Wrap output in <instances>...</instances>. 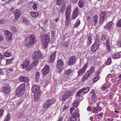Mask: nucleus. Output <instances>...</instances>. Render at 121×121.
Segmentation results:
<instances>
[{
  "instance_id": "1",
  "label": "nucleus",
  "mask_w": 121,
  "mask_h": 121,
  "mask_svg": "<svg viewBox=\"0 0 121 121\" xmlns=\"http://www.w3.org/2000/svg\"><path fill=\"white\" fill-rule=\"evenodd\" d=\"M36 41V37L34 35L32 34L26 36L25 39V43L26 46H28L35 44Z\"/></svg>"
},
{
  "instance_id": "2",
  "label": "nucleus",
  "mask_w": 121,
  "mask_h": 121,
  "mask_svg": "<svg viewBox=\"0 0 121 121\" xmlns=\"http://www.w3.org/2000/svg\"><path fill=\"white\" fill-rule=\"evenodd\" d=\"M31 91L34 93V98L35 101H37L39 99V96L41 93L39 90V86L33 85L32 87Z\"/></svg>"
},
{
  "instance_id": "3",
  "label": "nucleus",
  "mask_w": 121,
  "mask_h": 121,
  "mask_svg": "<svg viewBox=\"0 0 121 121\" xmlns=\"http://www.w3.org/2000/svg\"><path fill=\"white\" fill-rule=\"evenodd\" d=\"M26 84L23 83L20 86L17 88L16 91V94L18 96H21L24 93L25 90Z\"/></svg>"
},
{
  "instance_id": "4",
  "label": "nucleus",
  "mask_w": 121,
  "mask_h": 121,
  "mask_svg": "<svg viewBox=\"0 0 121 121\" xmlns=\"http://www.w3.org/2000/svg\"><path fill=\"white\" fill-rule=\"evenodd\" d=\"M43 56L39 51H37L33 52L32 54V58L34 60H38L42 58Z\"/></svg>"
},
{
  "instance_id": "5",
  "label": "nucleus",
  "mask_w": 121,
  "mask_h": 121,
  "mask_svg": "<svg viewBox=\"0 0 121 121\" xmlns=\"http://www.w3.org/2000/svg\"><path fill=\"white\" fill-rule=\"evenodd\" d=\"M55 99L54 98L47 99L43 105V107L45 108H48L55 102Z\"/></svg>"
},
{
  "instance_id": "6",
  "label": "nucleus",
  "mask_w": 121,
  "mask_h": 121,
  "mask_svg": "<svg viewBox=\"0 0 121 121\" xmlns=\"http://www.w3.org/2000/svg\"><path fill=\"white\" fill-rule=\"evenodd\" d=\"M10 90V87L8 84L7 83L4 84L3 91L5 94H7L8 93Z\"/></svg>"
},
{
  "instance_id": "7",
  "label": "nucleus",
  "mask_w": 121,
  "mask_h": 121,
  "mask_svg": "<svg viewBox=\"0 0 121 121\" xmlns=\"http://www.w3.org/2000/svg\"><path fill=\"white\" fill-rule=\"evenodd\" d=\"M106 13L105 12L102 11L100 12L99 16V23L101 24L103 23L105 18Z\"/></svg>"
},
{
  "instance_id": "8",
  "label": "nucleus",
  "mask_w": 121,
  "mask_h": 121,
  "mask_svg": "<svg viewBox=\"0 0 121 121\" xmlns=\"http://www.w3.org/2000/svg\"><path fill=\"white\" fill-rule=\"evenodd\" d=\"M63 62L61 59H59L57 61V66L59 72H60L63 68Z\"/></svg>"
},
{
  "instance_id": "9",
  "label": "nucleus",
  "mask_w": 121,
  "mask_h": 121,
  "mask_svg": "<svg viewBox=\"0 0 121 121\" xmlns=\"http://www.w3.org/2000/svg\"><path fill=\"white\" fill-rule=\"evenodd\" d=\"M50 70L49 66L46 65L41 70V73L43 75H45L48 74L50 71Z\"/></svg>"
},
{
  "instance_id": "10",
  "label": "nucleus",
  "mask_w": 121,
  "mask_h": 121,
  "mask_svg": "<svg viewBox=\"0 0 121 121\" xmlns=\"http://www.w3.org/2000/svg\"><path fill=\"white\" fill-rule=\"evenodd\" d=\"M87 65V63H86L83 67L78 72V76H79L82 74H83L86 70Z\"/></svg>"
},
{
  "instance_id": "11",
  "label": "nucleus",
  "mask_w": 121,
  "mask_h": 121,
  "mask_svg": "<svg viewBox=\"0 0 121 121\" xmlns=\"http://www.w3.org/2000/svg\"><path fill=\"white\" fill-rule=\"evenodd\" d=\"M13 13L15 15V18L16 20H17L21 14V12L18 9L15 10Z\"/></svg>"
},
{
  "instance_id": "12",
  "label": "nucleus",
  "mask_w": 121,
  "mask_h": 121,
  "mask_svg": "<svg viewBox=\"0 0 121 121\" xmlns=\"http://www.w3.org/2000/svg\"><path fill=\"white\" fill-rule=\"evenodd\" d=\"M4 33L5 34L6 38L7 40H10L11 39L12 35L9 31L6 30L4 31Z\"/></svg>"
},
{
  "instance_id": "13",
  "label": "nucleus",
  "mask_w": 121,
  "mask_h": 121,
  "mask_svg": "<svg viewBox=\"0 0 121 121\" xmlns=\"http://www.w3.org/2000/svg\"><path fill=\"white\" fill-rule=\"evenodd\" d=\"M76 61V60L74 56H71L69 59V65H73Z\"/></svg>"
},
{
  "instance_id": "14",
  "label": "nucleus",
  "mask_w": 121,
  "mask_h": 121,
  "mask_svg": "<svg viewBox=\"0 0 121 121\" xmlns=\"http://www.w3.org/2000/svg\"><path fill=\"white\" fill-rule=\"evenodd\" d=\"M19 80L21 82H27L29 81V78L28 77L24 76L20 77Z\"/></svg>"
},
{
  "instance_id": "15",
  "label": "nucleus",
  "mask_w": 121,
  "mask_h": 121,
  "mask_svg": "<svg viewBox=\"0 0 121 121\" xmlns=\"http://www.w3.org/2000/svg\"><path fill=\"white\" fill-rule=\"evenodd\" d=\"M43 77V76H42L40 74L39 72H37L36 73L35 78L37 80L41 81H42V79Z\"/></svg>"
},
{
  "instance_id": "16",
  "label": "nucleus",
  "mask_w": 121,
  "mask_h": 121,
  "mask_svg": "<svg viewBox=\"0 0 121 121\" xmlns=\"http://www.w3.org/2000/svg\"><path fill=\"white\" fill-rule=\"evenodd\" d=\"M45 44L46 46L48 45V42L50 41V37L49 35H46L44 36Z\"/></svg>"
},
{
  "instance_id": "17",
  "label": "nucleus",
  "mask_w": 121,
  "mask_h": 121,
  "mask_svg": "<svg viewBox=\"0 0 121 121\" xmlns=\"http://www.w3.org/2000/svg\"><path fill=\"white\" fill-rule=\"evenodd\" d=\"M56 52H54L49 58V62L50 63L53 62L55 60L56 55Z\"/></svg>"
},
{
  "instance_id": "18",
  "label": "nucleus",
  "mask_w": 121,
  "mask_h": 121,
  "mask_svg": "<svg viewBox=\"0 0 121 121\" xmlns=\"http://www.w3.org/2000/svg\"><path fill=\"white\" fill-rule=\"evenodd\" d=\"M93 20L94 23V25L95 26L96 25L98 22V18L97 15H95L93 16Z\"/></svg>"
},
{
  "instance_id": "19",
  "label": "nucleus",
  "mask_w": 121,
  "mask_h": 121,
  "mask_svg": "<svg viewBox=\"0 0 121 121\" xmlns=\"http://www.w3.org/2000/svg\"><path fill=\"white\" fill-rule=\"evenodd\" d=\"M90 87H87L84 88L80 89L82 93H86L88 92L90 90Z\"/></svg>"
},
{
  "instance_id": "20",
  "label": "nucleus",
  "mask_w": 121,
  "mask_h": 121,
  "mask_svg": "<svg viewBox=\"0 0 121 121\" xmlns=\"http://www.w3.org/2000/svg\"><path fill=\"white\" fill-rule=\"evenodd\" d=\"M30 61L27 60H24L22 65V66L23 68H25L28 66Z\"/></svg>"
},
{
  "instance_id": "21",
  "label": "nucleus",
  "mask_w": 121,
  "mask_h": 121,
  "mask_svg": "<svg viewBox=\"0 0 121 121\" xmlns=\"http://www.w3.org/2000/svg\"><path fill=\"white\" fill-rule=\"evenodd\" d=\"M112 24L113 23L112 21L109 22L107 25L105 26V28L108 30L110 29Z\"/></svg>"
},
{
  "instance_id": "22",
  "label": "nucleus",
  "mask_w": 121,
  "mask_h": 121,
  "mask_svg": "<svg viewBox=\"0 0 121 121\" xmlns=\"http://www.w3.org/2000/svg\"><path fill=\"white\" fill-rule=\"evenodd\" d=\"M85 4V2L84 0H80L78 3L79 6L81 8H82L83 7L84 5Z\"/></svg>"
},
{
  "instance_id": "23",
  "label": "nucleus",
  "mask_w": 121,
  "mask_h": 121,
  "mask_svg": "<svg viewBox=\"0 0 121 121\" xmlns=\"http://www.w3.org/2000/svg\"><path fill=\"white\" fill-rule=\"evenodd\" d=\"M97 108H94L92 110V112L93 113H97L98 112V111L100 110L101 111V109H99V105H98L96 107Z\"/></svg>"
},
{
  "instance_id": "24",
  "label": "nucleus",
  "mask_w": 121,
  "mask_h": 121,
  "mask_svg": "<svg viewBox=\"0 0 121 121\" xmlns=\"http://www.w3.org/2000/svg\"><path fill=\"white\" fill-rule=\"evenodd\" d=\"M112 57L113 59H116L119 58L121 56V55L117 53L112 55Z\"/></svg>"
},
{
  "instance_id": "25",
  "label": "nucleus",
  "mask_w": 121,
  "mask_h": 121,
  "mask_svg": "<svg viewBox=\"0 0 121 121\" xmlns=\"http://www.w3.org/2000/svg\"><path fill=\"white\" fill-rule=\"evenodd\" d=\"M31 15L33 17H35L39 16V13L37 12H32L31 13Z\"/></svg>"
},
{
  "instance_id": "26",
  "label": "nucleus",
  "mask_w": 121,
  "mask_h": 121,
  "mask_svg": "<svg viewBox=\"0 0 121 121\" xmlns=\"http://www.w3.org/2000/svg\"><path fill=\"white\" fill-rule=\"evenodd\" d=\"M72 116L76 117L79 116V114L78 113V111L77 110H75L73 112L72 114Z\"/></svg>"
},
{
  "instance_id": "27",
  "label": "nucleus",
  "mask_w": 121,
  "mask_h": 121,
  "mask_svg": "<svg viewBox=\"0 0 121 121\" xmlns=\"http://www.w3.org/2000/svg\"><path fill=\"white\" fill-rule=\"evenodd\" d=\"M66 20H65V25L67 26L69 25L70 22V18L69 17H65Z\"/></svg>"
},
{
  "instance_id": "28",
  "label": "nucleus",
  "mask_w": 121,
  "mask_h": 121,
  "mask_svg": "<svg viewBox=\"0 0 121 121\" xmlns=\"http://www.w3.org/2000/svg\"><path fill=\"white\" fill-rule=\"evenodd\" d=\"M11 55V54L9 52H6L4 53V57H8L10 56Z\"/></svg>"
},
{
  "instance_id": "29",
  "label": "nucleus",
  "mask_w": 121,
  "mask_h": 121,
  "mask_svg": "<svg viewBox=\"0 0 121 121\" xmlns=\"http://www.w3.org/2000/svg\"><path fill=\"white\" fill-rule=\"evenodd\" d=\"M99 43L98 41H95L93 45L96 46L98 48L99 46Z\"/></svg>"
},
{
  "instance_id": "30",
  "label": "nucleus",
  "mask_w": 121,
  "mask_h": 121,
  "mask_svg": "<svg viewBox=\"0 0 121 121\" xmlns=\"http://www.w3.org/2000/svg\"><path fill=\"white\" fill-rule=\"evenodd\" d=\"M78 13H74V12H73L71 17V19H74L75 18L78 16Z\"/></svg>"
},
{
  "instance_id": "31",
  "label": "nucleus",
  "mask_w": 121,
  "mask_h": 121,
  "mask_svg": "<svg viewBox=\"0 0 121 121\" xmlns=\"http://www.w3.org/2000/svg\"><path fill=\"white\" fill-rule=\"evenodd\" d=\"M72 70L71 69H69L65 71V73L66 75H69L72 73Z\"/></svg>"
},
{
  "instance_id": "32",
  "label": "nucleus",
  "mask_w": 121,
  "mask_h": 121,
  "mask_svg": "<svg viewBox=\"0 0 121 121\" xmlns=\"http://www.w3.org/2000/svg\"><path fill=\"white\" fill-rule=\"evenodd\" d=\"M98 48L96 46L92 45L91 47V51L93 52L95 51Z\"/></svg>"
},
{
  "instance_id": "33",
  "label": "nucleus",
  "mask_w": 121,
  "mask_h": 121,
  "mask_svg": "<svg viewBox=\"0 0 121 121\" xmlns=\"http://www.w3.org/2000/svg\"><path fill=\"white\" fill-rule=\"evenodd\" d=\"M92 73V72L91 71L89 70L88 72H87L84 75H86L88 77H89L90 76Z\"/></svg>"
},
{
  "instance_id": "34",
  "label": "nucleus",
  "mask_w": 121,
  "mask_h": 121,
  "mask_svg": "<svg viewBox=\"0 0 121 121\" xmlns=\"http://www.w3.org/2000/svg\"><path fill=\"white\" fill-rule=\"evenodd\" d=\"M82 94V92L80 90L77 92L76 95V96L77 97H80L81 96V94Z\"/></svg>"
},
{
  "instance_id": "35",
  "label": "nucleus",
  "mask_w": 121,
  "mask_h": 121,
  "mask_svg": "<svg viewBox=\"0 0 121 121\" xmlns=\"http://www.w3.org/2000/svg\"><path fill=\"white\" fill-rule=\"evenodd\" d=\"M88 44L89 45L91 43L92 39L90 36H89L88 37Z\"/></svg>"
},
{
  "instance_id": "36",
  "label": "nucleus",
  "mask_w": 121,
  "mask_h": 121,
  "mask_svg": "<svg viewBox=\"0 0 121 121\" xmlns=\"http://www.w3.org/2000/svg\"><path fill=\"white\" fill-rule=\"evenodd\" d=\"M38 62V60H35L31 65H32V66L35 67L37 64Z\"/></svg>"
},
{
  "instance_id": "37",
  "label": "nucleus",
  "mask_w": 121,
  "mask_h": 121,
  "mask_svg": "<svg viewBox=\"0 0 121 121\" xmlns=\"http://www.w3.org/2000/svg\"><path fill=\"white\" fill-rule=\"evenodd\" d=\"M70 11L66 10L65 13V17H69L70 15Z\"/></svg>"
},
{
  "instance_id": "38",
  "label": "nucleus",
  "mask_w": 121,
  "mask_h": 121,
  "mask_svg": "<svg viewBox=\"0 0 121 121\" xmlns=\"http://www.w3.org/2000/svg\"><path fill=\"white\" fill-rule=\"evenodd\" d=\"M80 22L79 19H77L76 23L75 24V26L76 27H77L80 24Z\"/></svg>"
},
{
  "instance_id": "39",
  "label": "nucleus",
  "mask_w": 121,
  "mask_h": 121,
  "mask_svg": "<svg viewBox=\"0 0 121 121\" xmlns=\"http://www.w3.org/2000/svg\"><path fill=\"white\" fill-rule=\"evenodd\" d=\"M29 21L25 19L23 20V23L25 25H27L29 23Z\"/></svg>"
},
{
  "instance_id": "40",
  "label": "nucleus",
  "mask_w": 121,
  "mask_h": 121,
  "mask_svg": "<svg viewBox=\"0 0 121 121\" xmlns=\"http://www.w3.org/2000/svg\"><path fill=\"white\" fill-rule=\"evenodd\" d=\"M10 118V116L9 114L8 113L7 115V117L4 121H9Z\"/></svg>"
},
{
  "instance_id": "41",
  "label": "nucleus",
  "mask_w": 121,
  "mask_h": 121,
  "mask_svg": "<svg viewBox=\"0 0 121 121\" xmlns=\"http://www.w3.org/2000/svg\"><path fill=\"white\" fill-rule=\"evenodd\" d=\"M77 120L76 117L73 116H72L70 117V120L71 121H76Z\"/></svg>"
},
{
  "instance_id": "42",
  "label": "nucleus",
  "mask_w": 121,
  "mask_h": 121,
  "mask_svg": "<svg viewBox=\"0 0 121 121\" xmlns=\"http://www.w3.org/2000/svg\"><path fill=\"white\" fill-rule=\"evenodd\" d=\"M111 58H109L107 60L106 62V64L107 65L110 64L111 63Z\"/></svg>"
},
{
  "instance_id": "43",
  "label": "nucleus",
  "mask_w": 121,
  "mask_h": 121,
  "mask_svg": "<svg viewBox=\"0 0 121 121\" xmlns=\"http://www.w3.org/2000/svg\"><path fill=\"white\" fill-rule=\"evenodd\" d=\"M79 8L78 7H76L73 12H74V13H78V14Z\"/></svg>"
},
{
  "instance_id": "44",
  "label": "nucleus",
  "mask_w": 121,
  "mask_h": 121,
  "mask_svg": "<svg viewBox=\"0 0 121 121\" xmlns=\"http://www.w3.org/2000/svg\"><path fill=\"white\" fill-rule=\"evenodd\" d=\"M32 66L31 65H29L28 67H27L26 69V71H29L32 68Z\"/></svg>"
},
{
  "instance_id": "45",
  "label": "nucleus",
  "mask_w": 121,
  "mask_h": 121,
  "mask_svg": "<svg viewBox=\"0 0 121 121\" xmlns=\"http://www.w3.org/2000/svg\"><path fill=\"white\" fill-rule=\"evenodd\" d=\"M117 26L118 27H121V18L119 20L117 24Z\"/></svg>"
},
{
  "instance_id": "46",
  "label": "nucleus",
  "mask_w": 121,
  "mask_h": 121,
  "mask_svg": "<svg viewBox=\"0 0 121 121\" xmlns=\"http://www.w3.org/2000/svg\"><path fill=\"white\" fill-rule=\"evenodd\" d=\"M12 58L10 59H7L6 60V64L8 65L9 63H11Z\"/></svg>"
},
{
  "instance_id": "47",
  "label": "nucleus",
  "mask_w": 121,
  "mask_h": 121,
  "mask_svg": "<svg viewBox=\"0 0 121 121\" xmlns=\"http://www.w3.org/2000/svg\"><path fill=\"white\" fill-rule=\"evenodd\" d=\"M79 105V104L77 101H75L73 103V105L74 107H76Z\"/></svg>"
},
{
  "instance_id": "48",
  "label": "nucleus",
  "mask_w": 121,
  "mask_h": 121,
  "mask_svg": "<svg viewBox=\"0 0 121 121\" xmlns=\"http://www.w3.org/2000/svg\"><path fill=\"white\" fill-rule=\"evenodd\" d=\"M62 0H56V4L58 5H60L61 3Z\"/></svg>"
},
{
  "instance_id": "49",
  "label": "nucleus",
  "mask_w": 121,
  "mask_h": 121,
  "mask_svg": "<svg viewBox=\"0 0 121 121\" xmlns=\"http://www.w3.org/2000/svg\"><path fill=\"white\" fill-rule=\"evenodd\" d=\"M38 5L37 4L34 3L33 6V8L35 10H36L37 9V6Z\"/></svg>"
},
{
  "instance_id": "50",
  "label": "nucleus",
  "mask_w": 121,
  "mask_h": 121,
  "mask_svg": "<svg viewBox=\"0 0 121 121\" xmlns=\"http://www.w3.org/2000/svg\"><path fill=\"white\" fill-rule=\"evenodd\" d=\"M63 6L64 7H62L61 8V9H60V11L62 13L63 12L65 11V5L64 6L63 5Z\"/></svg>"
},
{
  "instance_id": "51",
  "label": "nucleus",
  "mask_w": 121,
  "mask_h": 121,
  "mask_svg": "<svg viewBox=\"0 0 121 121\" xmlns=\"http://www.w3.org/2000/svg\"><path fill=\"white\" fill-rule=\"evenodd\" d=\"M69 96H71L73 94V92L72 91H68L67 92Z\"/></svg>"
},
{
  "instance_id": "52",
  "label": "nucleus",
  "mask_w": 121,
  "mask_h": 121,
  "mask_svg": "<svg viewBox=\"0 0 121 121\" xmlns=\"http://www.w3.org/2000/svg\"><path fill=\"white\" fill-rule=\"evenodd\" d=\"M96 98L95 96H92L91 99L94 102L96 101Z\"/></svg>"
},
{
  "instance_id": "53",
  "label": "nucleus",
  "mask_w": 121,
  "mask_h": 121,
  "mask_svg": "<svg viewBox=\"0 0 121 121\" xmlns=\"http://www.w3.org/2000/svg\"><path fill=\"white\" fill-rule=\"evenodd\" d=\"M66 97H67L65 96V95L64 94L62 96V99L63 101H65L68 98H66Z\"/></svg>"
},
{
  "instance_id": "54",
  "label": "nucleus",
  "mask_w": 121,
  "mask_h": 121,
  "mask_svg": "<svg viewBox=\"0 0 121 121\" xmlns=\"http://www.w3.org/2000/svg\"><path fill=\"white\" fill-rule=\"evenodd\" d=\"M3 112L4 111L3 109H0V117L2 116Z\"/></svg>"
},
{
  "instance_id": "55",
  "label": "nucleus",
  "mask_w": 121,
  "mask_h": 121,
  "mask_svg": "<svg viewBox=\"0 0 121 121\" xmlns=\"http://www.w3.org/2000/svg\"><path fill=\"white\" fill-rule=\"evenodd\" d=\"M99 79V77L98 76L95 77L93 80L94 82H96Z\"/></svg>"
},
{
  "instance_id": "56",
  "label": "nucleus",
  "mask_w": 121,
  "mask_h": 121,
  "mask_svg": "<svg viewBox=\"0 0 121 121\" xmlns=\"http://www.w3.org/2000/svg\"><path fill=\"white\" fill-rule=\"evenodd\" d=\"M4 58V55L0 53V61Z\"/></svg>"
},
{
  "instance_id": "57",
  "label": "nucleus",
  "mask_w": 121,
  "mask_h": 121,
  "mask_svg": "<svg viewBox=\"0 0 121 121\" xmlns=\"http://www.w3.org/2000/svg\"><path fill=\"white\" fill-rule=\"evenodd\" d=\"M71 9V7L70 5H68L67 7L66 10L70 11Z\"/></svg>"
},
{
  "instance_id": "58",
  "label": "nucleus",
  "mask_w": 121,
  "mask_h": 121,
  "mask_svg": "<svg viewBox=\"0 0 121 121\" xmlns=\"http://www.w3.org/2000/svg\"><path fill=\"white\" fill-rule=\"evenodd\" d=\"M107 89V87L105 86H103L102 87V90L104 91Z\"/></svg>"
},
{
  "instance_id": "59",
  "label": "nucleus",
  "mask_w": 121,
  "mask_h": 121,
  "mask_svg": "<svg viewBox=\"0 0 121 121\" xmlns=\"http://www.w3.org/2000/svg\"><path fill=\"white\" fill-rule=\"evenodd\" d=\"M106 39V36L105 35H103L101 38V40H104Z\"/></svg>"
},
{
  "instance_id": "60",
  "label": "nucleus",
  "mask_w": 121,
  "mask_h": 121,
  "mask_svg": "<svg viewBox=\"0 0 121 121\" xmlns=\"http://www.w3.org/2000/svg\"><path fill=\"white\" fill-rule=\"evenodd\" d=\"M51 36L53 37L54 38L55 36V34L54 32L53 31H52L51 32Z\"/></svg>"
},
{
  "instance_id": "61",
  "label": "nucleus",
  "mask_w": 121,
  "mask_h": 121,
  "mask_svg": "<svg viewBox=\"0 0 121 121\" xmlns=\"http://www.w3.org/2000/svg\"><path fill=\"white\" fill-rule=\"evenodd\" d=\"M88 77L86 75V76L85 75H84L83 77V78L84 80H85L87 79Z\"/></svg>"
},
{
  "instance_id": "62",
  "label": "nucleus",
  "mask_w": 121,
  "mask_h": 121,
  "mask_svg": "<svg viewBox=\"0 0 121 121\" xmlns=\"http://www.w3.org/2000/svg\"><path fill=\"white\" fill-rule=\"evenodd\" d=\"M5 22L4 20H0V24H4Z\"/></svg>"
},
{
  "instance_id": "63",
  "label": "nucleus",
  "mask_w": 121,
  "mask_h": 121,
  "mask_svg": "<svg viewBox=\"0 0 121 121\" xmlns=\"http://www.w3.org/2000/svg\"><path fill=\"white\" fill-rule=\"evenodd\" d=\"M64 95L65 96L67 97L66 98H68L69 96L68 95V93L67 92H66V93H65Z\"/></svg>"
},
{
  "instance_id": "64",
  "label": "nucleus",
  "mask_w": 121,
  "mask_h": 121,
  "mask_svg": "<svg viewBox=\"0 0 121 121\" xmlns=\"http://www.w3.org/2000/svg\"><path fill=\"white\" fill-rule=\"evenodd\" d=\"M74 108L73 107L71 108L70 109V113H71L72 112L73 110H74Z\"/></svg>"
}]
</instances>
